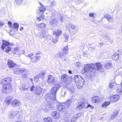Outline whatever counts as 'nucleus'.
Segmentation results:
<instances>
[{
  "label": "nucleus",
  "mask_w": 122,
  "mask_h": 122,
  "mask_svg": "<svg viewBox=\"0 0 122 122\" xmlns=\"http://www.w3.org/2000/svg\"><path fill=\"white\" fill-rule=\"evenodd\" d=\"M102 66L100 63H97L95 65L93 63H91L90 65L86 64L85 65L84 69L82 70L81 72L83 74L89 71L91 72L93 71L94 72L96 70L102 72Z\"/></svg>",
  "instance_id": "obj_1"
},
{
  "label": "nucleus",
  "mask_w": 122,
  "mask_h": 122,
  "mask_svg": "<svg viewBox=\"0 0 122 122\" xmlns=\"http://www.w3.org/2000/svg\"><path fill=\"white\" fill-rule=\"evenodd\" d=\"M11 81V78L10 77H8L2 80V82L5 84L3 85V93H9L11 90V86L10 83Z\"/></svg>",
  "instance_id": "obj_2"
},
{
  "label": "nucleus",
  "mask_w": 122,
  "mask_h": 122,
  "mask_svg": "<svg viewBox=\"0 0 122 122\" xmlns=\"http://www.w3.org/2000/svg\"><path fill=\"white\" fill-rule=\"evenodd\" d=\"M45 98L48 101L46 105L49 108L54 107V102H56V101L55 96L51 93L47 94L45 96Z\"/></svg>",
  "instance_id": "obj_3"
},
{
  "label": "nucleus",
  "mask_w": 122,
  "mask_h": 122,
  "mask_svg": "<svg viewBox=\"0 0 122 122\" xmlns=\"http://www.w3.org/2000/svg\"><path fill=\"white\" fill-rule=\"evenodd\" d=\"M74 80L77 88H79L82 87L85 82L84 79L80 75L75 76L74 77Z\"/></svg>",
  "instance_id": "obj_4"
},
{
  "label": "nucleus",
  "mask_w": 122,
  "mask_h": 122,
  "mask_svg": "<svg viewBox=\"0 0 122 122\" xmlns=\"http://www.w3.org/2000/svg\"><path fill=\"white\" fill-rule=\"evenodd\" d=\"M30 90L34 91V92L37 95L39 96L42 91V88L38 86L35 87L34 86L31 88Z\"/></svg>",
  "instance_id": "obj_5"
},
{
  "label": "nucleus",
  "mask_w": 122,
  "mask_h": 122,
  "mask_svg": "<svg viewBox=\"0 0 122 122\" xmlns=\"http://www.w3.org/2000/svg\"><path fill=\"white\" fill-rule=\"evenodd\" d=\"M47 77L48 79L47 81L48 83L52 85H54L55 84V79L54 77L51 75H49Z\"/></svg>",
  "instance_id": "obj_6"
},
{
  "label": "nucleus",
  "mask_w": 122,
  "mask_h": 122,
  "mask_svg": "<svg viewBox=\"0 0 122 122\" xmlns=\"http://www.w3.org/2000/svg\"><path fill=\"white\" fill-rule=\"evenodd\" d=\"M92 106L89 104L82 102H79L78 103L77 107L80 108H87L89 107H91Z\"/></svg>",
  "instance_id": "obj_7"
},
{
  "label": "nucleus",
  "mask_w": 122,
  "mask_h": 122,
  "mask_svg": "<svg viewBox=\"0 0 122 122\" xmlns=\"http://www.w3.org/2000/svg\"><path fill=\"white\" fill-rule=\"evenodd\" d=\"M119 96L118 95H114L110 97L109 100L111 102L114 103L118 101L119 99Z\"/></svg>",
  "instance_id": "obj_8"
},
{
  "label": "nucleus",
  "mask_w": 122,
  "mask_h": 122,
  "mask_svg": "<svg viewBox=\"0 0 122 122\" xmlns=\"http://www.w3.org/2000/svg\"><path fill=\"white\" fill-rule=\"evenodd\" d=\"M24 68H21L16 66L13 69L14 73L18 74L22 73L24 71Z\"/></svg>",
  "instance_id": "obj_9"
},
{
  "label": "nucleus",
  "mask_w": 122,
  "mask_h": 122,
  "mask_svg": "<svg viewBox=\"0 0 122 122\" xmlns=\"http://www.w3.org/2000/svg\"><path fill=\"white\" fill-rule=\"evenodd\" d=\"M19 111L18 110L16 111H12L10 112V114L9 115V118L10 119L14 118L19 113Z\"/></svg>",
  "instance_id": "obj_10"
},
{
  "label": "nucleus",
  "mask_w": 122,
  "mask_h": 122,
  "mask_svg": "<svg viewBox=\"0 0 122 122\" xmlns=\"http://www.w3.org/2000/svg\"><path fill=\"white\" fill-rule=\"evenodd\" d=\"M21 103L19 101H18L16 99L14 100L11 102V105L12 107H16L20 106Z\"/></svg>",
  "instance_id": "obj_11"
},
{
  "label": "nucleus",
  "mask_w": 122,
  "mask_h": 122,
  "mask_svg": "<svg viewBox=\"0 0 122 122\" xmlns=\"http://www.w3.org/2000/svg\"><path fill=\"white\" fill-rule=\"evenodd\" d=\"M7 64L8 66L10 68H14L16 66V65L14 63L12 60L9 59L8 60Z\"/></svg>",
  "instance_id": "obj_12"
},
{
  "label": "nucleus",
  "mask_w": 122,
  "mask_h": 122,
  "mask_svg": "<svg viewBox=\"0 0 122 122\" xmlns=\"http://www.w3.org/2000/svg\"><path fill=\"white\" fill-rule=\"evenodd\" d=\"M52 117L55 119H57L60 117V114L57 111H54L52 112Z\"/></svg>",
  "instance_id": "obj_13"
},
{
  "label": "nucleus",
  "mask_w": 122,
  "mask_h": 122,
  "mask_svg": "<svg viewBox=\"0 0 122 122\" xmlns=\"http://www.w3.org/2000/svg\"><path fill=\"white\" fill-rule=\"evenodd\" d=\"M62 33L60 29H57L56 31L53 32V36L59 37V36L61 35Z\"/></svg>",
  "instance_id": "obj_14"
},
{
  "label": "nucleus",
  "mask_w": 122,
  "mask_h": 122,
  "mask_svg": "<svg viewBox=\"0 0 122 122\" xmlns=\"http://www.w3.org/2000/svg\"><path fill=\"white\" fill-rule=\"evenodd\" d=\"M120 57L119 54L116 52L112 56V58L113 60L117 61L119 59Z\"/></svg>",
  "instance_id": "obj_15"
},
{
  "label": "nucleus",
  "mask_w": 122,
  "mask_h": 122,
  "mask_svg": "<svg viewBox=\"0 0 122 122\" xmlns=\"http://www.w3.org/2000/svg\"><path fill=\"white\" fill-rule=\"evenodd\" d=\"M9 42L8 41L5 40H3V43L1 46V48L4 50L5 48L10 45Z\"/></svg>",
  "instance_id": "obj_16"
},
{
  "label": "nucleus",
  "mask_w": 122,
  "mask_h": 122,
  "mask_svg": "<svg viewBox=\"0 0 122 122\" xmlns=\"http://www.w3.org/2000/svg\"><path fill=\"white\" fill-rule=\"evenodd\" d=\"M82 115V113H78L77 114L75 115L71 121V122H74L75 120L77 119H78L80 117H81Z\"/></svg>",
  "instance_id": "obj_17"
},
{
  "label": "nucleus",
  "mask_w": 122,
  "mask_h": 122,
  "mask_svg": "<svg viewBox=\"0 0 122 122\" xmlns=\"http://www.w3.org/2000/svg\"><path fill=\"white\" fill-rule=\"evenodd\" d=\"M13 100V98L11 96L6 97L5 98V102L6 103V105H8L10 104Z\"/></svg>",
  "instance_id": "obj_18"
},
{
  "label": "nucleus",
  "mask_w": 122,
  "mask_h": 122,
  "mask_svg": "<svg viewBox=\"0 0 122 122\" xmlns=\"http://www.w3.org/2000/svg\"><path fill=\"white\" fill-rule=\"evenodd\" d=\"M57 22V21L56 19V18L51 19L50 20V25L51 26L56 25Z\"/></svg>",
  "instance_id": "obj_19"
},
{
  "label": "nucleus",
  "mask_w": 122,
  "mask_h": 122,
  "mask_svg": "<svg viewBox=\"0 0 122 122\" xmlns=\"http://www.w3.org/2000/svg\"><path fill=\"white\" fill-rule=\"evenodd\" d=\"M104 17L107 19L110 22H113L114 20L113 18L108 14H106L104 16Z\"/></svg>",
  "instance_id": "obj_20"
},
{
  "label": "nucleus",
  "mask_w": 122,
  "mask_h": 122,
  "mask_svg": "<svg viewBox=\"0 0 122 122\" xmlns=\"http://www.w3.org/2000/svg\"><path fill=\"white\" fill-rule=\"evenodd\" d=\"M101 98L98 96L94 97L92 98V100L93 102L95 103H98L100 101Z\"/></svg>",
  "instance_id": "obj_21"
},
{
  "label": "nucleus",
  "mask_w": 122,
  "mask_h": 122,
  "mask_svg": "<svg viewBox=\"0 0 122 122\" xmlns=\"http://www.w3.org/2000/svg\"><path fill=\"white\" fill-rule=\"evenodd\" d=\"M57 109L59 111L63 112L65 110V107L63 105L59 104L58 105Z\"/></svg>",
  "instance_id": "obj_22"
},
{
  "label": "nucleus",
  "mask_w": 122,
  "mask_h": 122,
  "mask_svg": "<svg viewBox=\"0 0 122 122\" xmlns=\"http://www.w3.org/2000/svg\"><path fill=\"white\" fill-rule=\"evenodd\" d=\"M40 57L39 56H35L33 58H31L32 61L34 63H36L39 59H40Z\"/></svg>",
  "instance_id": "obj_23"
},
{
  "label": "nucleus",
  "mask_w": 122,
  "mask_h": 122,
  "mask_svg": "<svg viewBox=\"0 0 122 122\" xmlns=\"http://www.w3.org/2000/svg\"><path fill=\"white\" fill-rule=\"evenodd\" d=\"M72 79L71 77H69L64 82L66 86L70 85L71 83Z\"/></svg>",
  "instance_id": "obj_24"
},
{
  "label": "nucleus",
  "mask_w": 122,
  "mask_h": 122,
  "mask_svg": "<svg viewBox=\"0 0 122 122\" xmlns=\"http://www.w3.org/2000/svg\"><path fill=\"white\" fill-rule=\"evenodd\" d=\"M28 72L27 70L24 69V71L22 72V77L24 78H27L28 77Z\"/></svg>",
  "instance_id": "obj_25"
},
{
  "label": "nucleus",
  "mask_w": 122,
  "mask_h": 122,
  "mask_svg": "<svg viewBox=\"0 0 122 122\" xmlns=\"http://www.w3.org/2000/svg\"><path fill=\"white\" fill-rule=\"evenodd\" d=\"M112 67V64L110 62L107 63L105 64L104 67L106 69H109Z\"/></svg>",
  "instance_id": "obj_26"
},
{
  "label": "nucleus",
  "mask_w": 122,
  "mask_h": 122,
  "mask_svg": "<svg viewBox=\"0 0 122 122\" xmlns=\"http://www.w3.org/2000/svg\"><path fill=\"white\" fill-rule=\"evenodd\" d=\"M68 48L67 46H66L64 47L62 49L63 53L66 55L68 53Z\"/></svg>",
  "instance_id": "obj_27"
},
{
  "label": "nucleus",
  "mask_w": 122,
  "mask_h": 122,
  "mask_svg": "<svg viewBox=\"0 0 122 122\" xmlns=\"http://www.w3.org/2000/svg\"><path fill=\"white\" fill-rule=\"evenodd\" d=\"M68 26H70L73 30H75L76 29V26L73 25L69 24L68 25H66V28L68 30H69V28L68 27Z\"/></svg>",
  "instance_id": "obj_28"
},
{
  "label": "nucleus",
  "mask_w": 122,
  "mask_h": 122,
  "mask_svg": "<svg viewBox=\"0 0 122 122\" xmlns=\"http://www.w3.org/2000/svg\"><path fill=\"white\" fill-rule=\"evenodd\" d=\"M59 38V37L54 36H53L52 38V42L53 43H56L58 41Z\"/></svg>",
  "instance_id": "obj_29"
},
{
  "label": "nucleus",
  "mask_w": 122,
  "mask_h": 122,
  "mask_svg": "<svg viewBox=\"0 0 122 122\" xmlns=\"http://www.w3.org/2000/svg\"><path fill=\"white\" fill-rule=\"evenodd\" d=\"M69 77L66 75H63L61 76V80L62 81L64 82L67 80Z\"/></svg>",
  "instance_id": "obj_30"
},
{
  "label": "nucleus",
  "mask_w": 122,
  "mask_h": 122,
  "mask_svg": "<svg viewBox=\"0 0 122 122\" xmlns=\"http://www.w3.org/2000/svg\"><path fill=\"white\" fill-rule=\"evenodd\" d=\"M56 55L58 57L62 59H63V57L65 56L63 53L61 52L58 53Z\"/></svg>",
  "instance_id": "obj_31"
},
{
  "label": "nucleus",
  "mask_w": 122,
  "mask_h": 122,
  "mask_svg": "<svg viewBox=\"0 0 122 122\" xmlns=\"http://www.w3.org/2000/svg\"><path fill=\"white\" fill-rule=\"evenodd\" d=\"M59 87H54L53 88V89L51 90V94H53V95L56 96L55 94L56 93L57 91L58 90ZM56 96H55V97Z\"/></svg>",
  "instance_id": "obj_32"
},
{
  "label": "nucleus",
  "mask_w": 122,
  "mask_h": 122,
  "mask_svg": "<svg viewBox=\"0 0 122 122\" xmlns=\"http://www.w3.org/2000/svg\"><path fill=\"white\" fill-rule=\"evenodd\" d=\"M69 38V36L67 34H65L63 35V39L64 40L63 41L67 42Z\"/></svg>",
  "instance_id": "obj_33"
},
{
  "label": "nucleus",
  "mask_w": 122,
  "mask_h": 122,
  "mask_svg": "<svg viewBox=\"0 0 122 122\" xmlns=\"http://www.w3.org/2000/svg\"><path fill=\"white\" fill-rule=\"evenodd\" d=\"M46 25V24L42 23L40 24H37L36 25V26L40 28H42L44 27Z\"/></svg>",
  "instance_id": "obj_34"
},
{
  "label": "nucleus",
  "mask_w": 122,
  "mask_h": 122,
  "mask_svg": "<svg viewBox=\"0 0 122 122\" xmlns=\"http://www.w3.org/2000/svg\"><path fill=\"white\" fill-rule=\"evenodd\" d=\"M110 102L106 101L102 105V107L104 108H105L106 106H108L110 104Z\"/></svg>",
  "instance_id": "obj_35"
},
{
  "label": "nucleus",
  "mask_w": 122,
  "mask_h": 122,
  "mask_svg": "<svg viewBox=\"0 0 122 122\" xmlns=\"http://www.w3.org/2000/svg\"><path fill=\"white\" fill-rule=\"evenodd\" d=\"M44 120L45 122H52V119L50 117L45 118Z\"/></svg>",
  "instance_id": "obj_36"
},
{
  "label": "nucleus",
  "mask_w": 122,
  "mask_h": 122,
  "mask_svg": "<svg viewBox=\"0 0 122 122\" xmlns=\"http://www.w3.org/2000/svg\"><path fill=\"white\" fill-rule=\"evenodd\" d=\"M70 114L68 112H66L64 114V117L66 118H69L70 117Z\"/></svg>",
  "instance_id": "obj_37"
},
{
  "label": "nucleus",
  "mask_w": 122,
  "mask_h": 122,
  "mask_svg": "<svg viewBox=\"0 0 122 122\" xmlns=\"http://www.w3.org/2000/svg\"><path fill=\"white\" fill-rule=\"evenodd\" d=\"M42 35L43 36V38H45L47 36L46 31L45 30H43L42 31Z\"/></svg>",
  "instance_id": "obj_38"
},
{
  "label": "nucleus",
  "mask_w": 122,
  "mask_h": 122,
  "mask_svg": "<svg viewBox=\"0 0 122 122\" xmlns=\"http://www.w3.org/2000/svg\"><path fill=\"white\" fill-rule=\"evenodd\" d=\"M39 10L41 12H44L45 9L43 5H41L39 7Z\"/></svg>",
  "instance_id": "obj_39"
},
{
  "label": "nucleus",
  "mask_w": 122,
  "mask_h": 122,
  "mask_svg": "<svg viewBox=\"0 0 122 122\" xmlns=\"http://www.w3.org/2000/svg\"><path fill=\"white\" fill-rule=\"evenodd\" d=\"M13 27L14 28L18 29L19 28V25L17 23H15L13 24Z\"/></svg>",
  "instance_id": "obj_40"
},
{
  "label": "nucleus",
  "mask_w": 122,
  "mask_h": 122,
  "mask_svg": "<svg viewBox=\"0 0 122 122\" xmlns=\"http://www.w3.org/2000/svg\"><path fill=\"white\" fill-rule=\"evenodd\" d=\"M44 18V15H43L42 14L39 17H38L37 20L39 21L41 20Z\"/></svg>",
  "instance_id": "obj_41"
},
{
  "label": "nucleus",
  "mask_w": 122,
  "mask_h": 122,
  "mask_svg": "<svg viewBox=\"0 0 122 122\" xmlns=\"http://www.w3.org/2000/svg\"><path fill=\"white\" fill-rule=\"evenodd\" d=\"M11 49V47L8 46H6L5 47V51L6 52H9Z\"/></svg>",
  "instance_id": "obj_42"
},
{
  "label": "nucleus",
  "mask_w": 122,
  "mask_h": 122,
  "mask_svg": "<svg viewBox=\"0 0 122 122\" xmlns=\"http://www.w3.org/2000/svg\"><path fill=\"white\" fill-rule=\"evenodd\" d=\"M39 77L43 78L45 76V73L44 72L41 73L39 74Z\"/></svg>",
  "instance_id": "obj_43"
},
{
  "label": "nucleus",
  "mask_w": 122,
  "mask_h": 122,
  "mask_svg": "<svg viewBox=\"0 0 122 122\" xmlns=\"http://www.w3.org/2000/svg\"><path fill=\"white\" fill-rule=\"evenodd\" d=\"M107 28L108 29H113L115 28L113 25H108L107 27Z\"/></svg>",
  "instance_id": "obj_44"
},
{
  "label": "nucleus",
  "mask_w": 122,
  "mask_h": 122,
  "mask_svg": "<svg viewBox=\"0 0 122 122\" xmlns=\"http://www.w3.org/2000/svg\"><path fill=\"white\" fill-rule=\"evenodd\" d=\"M23 0H15V1L16 4L19 5L21 4Z\"/></svg>",
  "instance_id": "obj_45"
},
{
  "label": "nucleus",
  "mask_w": 122,
  "mask_h": 122,
  "mask_svg": "<svg viewBox=\"0 0 122 122\" xmlns=\"http://www.w3.org/2000/svg\"><path fill=\"white\" fill-rule=\"evenodd\" d=\"M77 1H76V4L79 5L80 4L82 3L84 1L83 0H76Z\"/></svg>",
  "instance_id": "obj_46"
},
{
  "label": "nucleus",
  "mask_w": 122,
  "mask_h": 122,
  "mask_svg": "<svg viewBox=\"0 0 122 122\" xmlns=\"http://www.w3.org/2000/svg\"><path fill=\"white\" fill-rule=\"evenodd\" d=\"M22 88L24 90H26L28 89V87L26 85H22Z\"/></svg>",
  "instance_id": "obj_47"
},
{
  "label": "nucleus",
  "mask_w": 122,
  "mask_h": 122,
  "mask_svg": "<svg viewBox=\"0 0 122 122\" xmlns=\"http://www.w3.org/2000/svg\"><path fill=\"white\" fill-rule=\"evenodd\" d=\"M117 91L118 92H122V83L121 89L118 88L117 89Z\"/></svg>",
  "instance_id": "obj_48"
},
{
  "label": "nucleus",
  "mask_w": 122,
  "mask_h": 122,
  "mask_svg": "<svg viewBox=\"0 0 122 122\" xmlns=\"http://www.w3.org/2000/svg\"><path fill=\"white\" fill-rule=\"evenodd\" d=\"M55 1L54 0L52 1L51 2V6H54L56 5Z\"/></svg>",
  "instance_id": "obj_49"
},
{
  "label": "nucleus",
  "mask_w": 122,
  "mask_h": 122,
  "mask_svg": "<svg viewBox=\"0 0 122 122\" xmlns=\"http://www.w3.org/2000/svg\"><path fill=\"white\" fill-rule=\"evenodd\" d=\"M114 84L113 83H111L109 85V87L110 88H112L113 87Z\"/></svg>",
  "instance_id": "obj_50"
},
{
  "label": "nucleus",
  "mask_w": 122,
  "mask_h": 122,
  "mask_svg": "<svg viewBox=\"0 0 122 122\" xmlns=\"http://www.w3.org/2000/svg\"><path fill=\"white\" fill-rule=\"evenodd\" d=\"M69 89L72 93H73L75 92V89L73 87L72 88H69Z\"/></svg>",
  "instance_id": "obj_51"
},
{
  "label": "nucleus",
  "mask_w": 122,
  "mask_h": 122,
  "mask_svg": "<svg viewBox=\"0 0 122 122\" xmlns=\"http://www.w3.org/2000/svg\"><path fill=\"white\" fill-rule=\"evenodd\" d=\"M118 112L117 111L114 112L113 114L112 115H114V116L115 117H116L118 115Z\"/></svg>",
  "instance_id": "obj_52"
},
{
  "label": "nucleus",
  "mask_w": 122,
  "mask_h": 122,
  "mask_svg": "<svg viewBox=\"0 0 122 122\" xmlns=\"http://www.w3.org/2000/svg\"><path fill=\"white\" fill-rule=\"evenodd\" d=\"M39 76H36V77H35V78H34V80L36 81H37V80H38L39 78Z\"/></svg>",
  "instance_id": "obj_53"
},
{
  "label": "nucleus",
  "mask_w": 122,
  "mask_h": 122,
  "mask_svg": "<svg viewBox=\"0 0 122 122\" xmlns=\"http://www.w3.org/2000/svg\"><path fill=\"white\" fill-rule=\"evenodd\" d=\"M95 13H90L89 14V16L91 17H94V16Z\"/></svg>",
  "instance_id": "obj_54"
},
{
  "label": "nucleus",
  "mask_w": 122,
  "mask_h": 122,
  "mask_svg": "<svg viewBox=\"0 0 122 122\" xmlns=\"http://www.w3.org/2000/svg\"><path fill=\"white\" fill-rule=\"evenodd\" d=\"M8 24L9 26V27L11 28L12 23L11 21H9L8 22Z\"/></svg>",
  "instance_id": "obj_55"
},
{
  "label": "nucleus",
  "mask_w": 122,
  "mask_h": 122,
  "mask_svg": "<svg viewBox=\"0 0 122 122\" xmlns=\"http://www.w3.org/2000/svg\"><path fill=\"white\" fill-rule=\"evenodd\" d=\"M4 24V23L3 22L0 21V28Z\"/></svg>",
  "instance_id": "obj_56"
},
{
  "label": "nucleus",
  "mask_w": 122,
  "mask_h": 122,
  "mask_svg": "<svg viewBox=\"0 0 122 122\" xmlns=\"http://www.w3.org/2000/svg\"><path fill=\"white\" fill-rule=\"evenodd\" d=\"M81 64L80 62H77L76 64V65L77 66H80Z\"/></svg>",
  "instance_id": "obj_57"
},
{
  "label": "nucleus",
  "mask_w": 122,
  "mask_h": 122,
  "mask_svg": "<svg viewBox=\"0 0 122 122\" xmlns=\"http://www.w3.org/2000/svg\"><path fill=\"white\" fill-rule=\"evenodd\" d=\"M116 118L114 115H112L110 116V119L111 120H112L114 118Z\"/></svg>",
  "instance_id": "obj_58"
},
{
  "label": "nucleus",
  "mask_w": 122,
  "mask_h": 122,
  "mask_svg": "<svg viewBox=\"0 0 122 122\" xmlns=\"http://www.w3.org/2000/svg\"><path fill=\"white\" fill-rule=\"evenodd\" d=\"M34 54L33 53H32L31 54H29L28 55V56L29 57H30L31 56H33L34 55Z\"/></svg>",
  "instance_id": "obj_59"
},
{
  "label": "nucleus",
  "mask_w": 122,
  "mask_h": 122,
  "mask_svg": "<svg viewBox=\"0 0 122 122\" xmlns=\"http://www.w3.org/2000/svg\"><path fill=\"white\" fill-rule=\"evenodd\" d=\"M106 43H103L102 42H101L99 44V45H100L101 46H102L104 44H105Z\"/></svg>",
  "instance_id": "obj_60"
},
{
  "label": "nucleus",
  "mask_w": 122,
  "mask_h": 122,
  "mask_svg": "<svg viewBox=\"0 0 122 122\" xmlns=\"http://www.w3.org/2000/svg\"><path fill=\"white\" fill-rule=\"evenodd\" d=\"M60 20L61 22H63V17L62 16H61L60 17Z\"/></svg>",
  "instance_id": "obj_61"
},
{
  "label": "nucleus",
  "mask_w": 122,
  "mask_h": 122,
  "mask_svg": "<svg viewBox=\"0 0 122 122\" xmlns=\"http://www.w3.org/2000/svg\"><path fill=\"white\" fill-rule=\"evenodd\" d=\"M67 103H68V104L70 105L71 104V101H68L67 102H66V103L67 104Z\"/></svg>",
  "instance_id": "obj_62"
},
{
  "label": "nucleus",
  "mask_w": 122,
  "mask_h": 122,
  "mask_svg": "<svg viewBox=\"0 0 122 122\" xmlns=\"http://www.w3.org/2000/svg\"><path fill=\"white\" fill-rule=\"evenodd\" d=\"M68 73L70 74H71L72 73V71H71L70 70H69L68 71Z\"/></svg>",
  "instance_id": "obj_63"
},
{
  "label": "nucleus",
  "mask_w": 122,
  "mask_h": 122,
  "mask_svg": "<svg viewBox=\"0 0 122 122\" xmlns=\"http://www.w3.org/2000/svg\"><path fill=\"white\" fill-rule=\"evenodd\" d=\"M23 27H21L20 28V30H22L23 29Z\"/></svg>",
  "instance_id": "obj_64"
}]
</instances>
